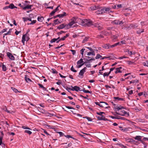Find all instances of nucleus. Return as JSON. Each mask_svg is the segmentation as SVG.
Returning <instances> with one entry per match:
<instances>
[{"mask_svg":"<svg viewBox=\"0 0 148 148\" xmlns=\"http://www.w3.org/2000/svg\"><path fill=\"white\" fill-rule=\"evenodd\" d=\"M81 23L85 26H90L93 25V22L90 19H84L82 20Z\"/></svg>","mask_w":148,"mask_h":148,"instance_id":"1","label":"nucleus"},{"mask_svg":"<svg viewBox=\"0 0 148 148\" xmlns=\"http://www.w3.org/2000/svg\"><path fill=\"white\" fill-rule=\"evenodd\" d=\"M30 3L29 1H25L24 3V7L23 8V10H26L27 9H31L33 5H29Z\"/></svg>","mask_w":148,"mask_h":148,"instance_id":"2","label":"nucleus"},{"mask_svg":"<svg viewBox=\"0 0 148 148\" xmlns=\"http://www.w3.org/2000/svg\"><path fill=\"white\" fill-rule=\"evenodd\" d=\"M29 34H25L23 35L22 37V42L23 43V45H25V41H27L29 39Z\"/></svg>","mask_w":148,"mask_h":148,"instance_id":"3","label":"nucleus"},{"mask_svg":"<svg viewBox=\"0 0 148 148\" xmlns=\"http://www.w3.org/2000/svg\"><path fill=\"white\" fill-rule=\"evenodd\" d=\"M108 104L104 102H100V105L99 106L103 108H110V106H108V107L106 106V105H108Z\"/></svg>","mask_w":148,"mask_h":148,"instance_id":"4","label":"nucleus"},{"mask_svg":"<svg viewBox=\"0 0 148 148\" xmlns=\"http://www.w3.org/2000/svg\"><path fill=\"white\" fill-rule=\"evenodd\" d=\"M97 14H101L104 13L103 8L99 7L97 10L96 12Z\"/></svg>","mask_w":148,"mask_h":148,"instance_id":"5","label":"nucleus"},{"mask_svg":"<svg viewBox=\"0 0 148 148\" xmlns=\"http://www.w3.org/2000/svg\"><path fill=\"white\" fill-rule=\"evenodd\" d=\"M112 23L114 24L115 25H122L123 23L122 21H120L118 20H115L113 21Z\"/></svg>","mask_w":148,"mask_h":148,"instance_id":"6","label":"nucleus"},{"mask_svg":"<svg viewBox=\"0 0 148 148\" xmlns=\"http://www.w3.org/2000/svg\"><path fill=\"white\" fill-rule=\"evenodd\" d=\"M7 55L8 57L12 60H15V58L14 56L11 53L8 52L7 53Z\"/></svg>","mask_w":148,"mask_h":148,"instance_id":"7","label":"nucleus"},{"mask_svg":"<svg viewBox=\"0 0 148 148\" xmlns=\"http://www.w3.org/2000/svg\"><path fill=\"white\" fill-rule=\"evenodd\" d=\"M138 27V25L136 24H131L129 26H128V28L131 29H132L136 28Z\"/></svg>","mask_w":148,"mask_h":148,"instance_id":"8","label":"nucleus"},{"mask_svg":"<svg viewBox=\"0 0 148 148\" xmlns=\"http://www.w3.org/2000/svg\"><path fill=\"white\" fill-rule=\"evenodd\" d=\"M86 67H85L84 68L81 70L79 73V75L83 76L84 74L86 72Z\"/></svg>","mask_w":148,"mask_h":148,"instance_id":"9","label":"nucleus"},{"mask_svg":"<svg viewBox=\"0 0 148 148\" xmlns=\"http://www.w3.org/2000/svg\"><path fill=\"white\" fill-rule=\"evenodd\" d=\"M71 87L72 88L71 90L72 91H75L77 92L79 90V87L77 86H75L74 87L71 86Z\"/></svg>","mask_w":148,"mask_h":148,"instance_id":"10","label":"nucleus"},{"mask_svg":"<svg viewBox=\"0 0 148 148\" xmlns=\"http://www.w3.org/2000/svg\"><path fill=\"white\" fill-rule=\"evenodd\" d=\"M123 68L121 67L117 68L116 69V71L115 72V73H121L123 70Z\"/></svg>","mask_w":148,"mask_h":148,"instance_id":"11","label":"nucleus"},{"mask_svg":"<svg viewBox=\"0 0 148 148\" xmlns=\"http://www.w3.org/2000/svg\"><path fill=\"white\" fill-rule=\"evenodd\" d=\"M54 23L53 24V26H54L57 24H60L61 22L59 21L58 19H57L53 21Z\"/></svg>","mask_w":148,"mask_h":148,"instance_id":"12","label":"nucleus"},{"mask_svg":"<svg viewBox=\"0 0 148 148\" xmlns=\"http://www.w3.org/2000/svg\"><path fill=\"white\" fill-rule=\"evenodd\" d=\"M103 9L104 10V13H109L110 11L111 12L110 8L104 7L103 8Z\"/></svg>","mask_w":148,"mask_h":148,"instance_id":"13","label":"nucleus"},{"mask_svg":"<svg viewBox=\"0 0 148 148\" xmlns=\"http://www.w3.org/2000/svg\"><path fill=\"white\" fill-rule=\"evenodd\" d=\"M66 26V25H65L64 24H62L60 25L59 26L57 27V29H61L64 28Z\"/></svg>","mask_w":148,"mask_h":148,"instance_id":"14","label":"nucleus"},{"mask_svg":"<svg viewBox=\"0 0 148 148\" xmlns=\"http://www.w3.org/2000/svg\"><path fill=\"white\" fill-rule=\"evenodd\" d=\"M78 19V18L77 17H73L72 18L71 20L73 22L75 23L77 22V19Z\"/></svg>","mask_w":148,"mask_h":148,"instance_id":"15","label":"nucleus"},{"mask_svg":"<svg viewBox=\"0 0 148 148\" xmlns=\"http://www.w3.org/2000/svg\"><path fill=\"white\" fill-rule=\"evenodd\" d=\"M28 77V76L27 75H25L24 78L26 82H32V80Z\"/></svg>","mask_w":148,"mask_h":148,"instance_id":"16","label":"nucleus"},{"mask_svg":"<svg viewBox=\"0 0 148 148\" xmlns=\"http://www.w3.org/2000/svg\"><path fill=\"white\" fill-rule=\"evenodd\" d=\"M95 50H93L92 51H91L90 52H89L87 53V56H90V55H92L93 56H95Z\"/></svg>","mask_w":148,"mask_h":148,"instance_id":"17","label":"nucleus"},{"mask_svg":"<svg viewBox=\"0 0 148 148\" xmlns=\"http://www.w3.org/2000/svg\"><path fill=\"white\" fill-rule=\"evenodd\" d=\"M97 117L98 119L99 120H106V118H105L103 115H101V116H98Z\"/></svg>","mask_w":148,"mask_h":148,"instance_id":"18","label":"nucleus"},{"mask_svg":"<svg viewBox=\"0 0 148 148\" xmlns=\"http://www.w3.org/2000/svg\"><path fill=\"white\" fill-rule=\"evenodd\" d=\"M99 6L98 5H95L92 6L90 7V8L92 10H98L99 8Z\"/></svg>","mask_w":148,"mask_h":148,"instance_id":"19","label":"nucleus"},{"mask_svg":"<svg viewBox=\"0 0 148 148\" xmlns=\"http://www.w3.org/2000/svg\"><path fill=\"white\" fill-rule=\"evenodd\" d=\"M66 16V13L65 12H63L62 14H58L57 16L60 18H62Z\"/></svg>","mask_w":148,"mask_h":148,"instance_id":"20","label":"nucleus"},{"mask_svg":"<svg viewBox=\"0 0 148 148\" xmlns=\"http://www.w3.org/2000/svg\"><path fill=\"white\" fill-rule=\"evenodd\" d=\"M144 30L143 29L138 28V30L136 31V32L138 34H140L141 33L143 32H144Z\"/></svg>","mask_w":148,"mask_h":148,"instance_id":"21","label":"nucleus"},{"mask_svg":"<svg viewBox=\"0 0 148 148\" xmlns=\"http://www.w3.org/2000/svg\"><path fill=\"white\" fill-rule=\"evenodd\" d=\"M120 42H117V43H115L112 45H110V48H113L114 47H116V46L118 45H121L120 44Z\"/></svg>","mask_w":148,"mask_h":148,"instance_id":"22","label":"nucleus"},{"mask_svg":"<svg viewBox=\"0 0 148 148\" xmlns=\"http://www.w3.org/2000/svg\"><path fill=\"white\" fill-rule=\"evenodd\" d=\"M114 99L115 101H116L117 100L118 101L124 100V99L123 98H120L118 97H114Z\"/></svg>","mask_w":148,"mask_h":148,"instance_id":"23","label":"nucleus"},{"mask_svg":"<svg viewBox=\"0 0 148 148\" xmlns=\"http://www.w3.org/2000/svg\"><path fill=\"white\" fill-rule=\"evenodd\" d=\"M9 8L11 9H13L14 8H16V7L14 6V5L13 3H11L9 5Z\"/></svg>","mask_w":148,"mask_h":148,"instance_id":"24","label":"nucleus"},{"mask_svg":"<svg viewBox=\"0 0 148 148\" xmlns=\"http://www.w3.org/2000/svg\"><path fill=\"white\" fill-rule=\"evenodd\" d=\"M110 45L109 44H106L103 46V47L106 49H108L110 48Z\"/></svg>","mask_w":148,"mask_h":148,"instance_id":"25","label":"nucleus"},{"mask_svg":"<svg viewBox=\"0 0 148 148\" xmlns=\"http://www.w3.org/2000/svg\"><path fill=\"white\" fill-rule=\"evenodd\" d=\"M141 137H142L140 136H136L134 138L135 140H137L138 141H140L141 139Z\"/></svg>","mask_w":148,"mask_h":148,"instance_id":"26","label":"nucleus"},{"mask_svg":"<svg viewBox=\"0 0 148 148\" xmlns=\"http://www.w3.org/2000/svg\"><path fill=\"white\" fill-rule=\"evenodd\" d=\"M47 116L50 117H51L52 116H56V114L55 112L53 113H47Z\"/></svg>","mask_w":148,"mask_h":148,"instance_id":"27","label":"nucleus"},{"mask_svg":"<svg viewBox=\"0 0 148 148\" xmlns=\"http://www.w3.org/2000/svg\"><path fill=\"white\" fill-rule=\"evenodd\" d=\"M84 60H85L86 61V63L87 62L89 63V62H91L92 60H95V59L94 58H91L89 60H88V59H84Z\"/></svg>","mask_w":148,"mask_h":148,"instance_id":"28","label":"nucleus"},{"mask_svg":"<svg viewBox=\"0 0 148 148\" xmlns=\"http://www.w3.org/2000/svg\"><path fill=\"white\" fill-rule=\"evenodd\" d=\"M38 20L40 22H41L44 20V18L43 17H38Z\"/></svg>","mask_w":148,"mask_h":148,"instance_id":"29","label":"nucleus"},{"mask_svg":"<svg viewBox=\"0 0 148 148\" xmlns=\"http://www.w3.org/2000/svg\"><path fill=\"white\" fill-rule=\"evenodd\" d=\"M123 108V107L121 106H116V107L115 108V109H116L118 110H121Z\"/></svg>","mask_w":148,"mask_h":148,"instance_id":"30","label":"nucleus"},{"mask_svg":"<svg viewBox=\"0 0 148 148\" xmlns=\"http://www.w3.org/2000/svg\"><path fill=\"white\" fill-rule=\"evenodd\" d=\"M83 62V60L82 58L81 59L79 60L77 62V64H81Z\"/></svg>","mask_w":148,"mask_h":148,"instance_id":"31","label":"nucleus"},{"mask_svg":"<svg viewBox=\"0 0 148 148\" xmlns=\"http://www.w3.org/2000/svg\"><path fill=\"white\" fill-rule=\"evenodd\" d=\"M38 85H39V86H40V87L41 88H42V89L44 90H46V89L45 88L42 84H38Z\"/></svg>","mask_w":148,"mask_h":148,"instance_id":"32","label":"nucleus"},{"mask_svg":"<svg viewBox=\"0 0 148 148\" xmlns=\"http://www.w3.org/2000/svg\"><path fill=\"white\" fill-rule=\"evenodd\" d=\"M138 80H132L130 82V84H131L132 83H138Z\"/></svg>","mask_w":148,"mask_h":148,"instance_id":"33","label":"nucleus"},{"mask_svg":"<svg viewBox=\"0 0 148 148\" xmlns=\"http://www.w3.org/2000/svg\"><path fill=\"white\" fill-rule=\"evenodd\" d=\"M89 38V37H86L83 40L82 42L83 43L86 42L88 40Z\"/></svg>","mask_w":148,"mask_h":148,"instance_id":"34","label":"nucleus"},{"mask_svg":"<svg viewBox=\"0 0 148 148\" xmlns=\"http://www.w3.org/2000/svg\"><path fill=\"white\" fill-rule=\"evenodd\" d=\"M102 57V56L100 55L99 54H97L95 58V59H98Z\"/></svg>","mask_w":148,"mask_h":148,"instance_id":"35","label":"nucleus"},{"mask_svg":"<svg viewBox=\"0 0 148 148\" xmlns=\"http://www.w3.org/2000/svg\"><path fill=\"white\" fill-rule=\"evenodd\" d=\"M75 24L73 23V21H71V22H70L68 25H66V27H67L68 26L70 27L73 24Z\"/></svg>","mask_w":148,"mask_h":148,"instance_id":"36","label":"nucleus"},{"mask_svg":"<svg viewBox=\"0 0 148 148\" xmlns=\"http://www.w3.org/2000/svg\"><path fill=\"white\" fill-rule=\"evenodd\" d=\"M66 38V37H65L64 36L62 38H61L60 39L58 40L56 42V43H58L59 42V41L60 40H64Z\"/></svg>","mask_w":148,"mask_h":148,"instance_id":"37","label":"nucleus"},{"mask_svg":"<svg viewBox=\"0 0 148 148\" xmlns=\"http://www.w3.org/2000/svg\"><path fill=\"white\" fill-rule=\"evenodd\" d=\"M118 36H115L114 35H112V39L113 41H114L117 38Z\"/></svg>","mask_w":148,"mask_h":148,"instance_id":"38","label":"nucleus"},{"mask_svg":"<svg viewBox=\"0 0 148 148\" xmlns=\"http://www.w3.org/2000/svg\"><path fill=\"white\" fill-rule=\"evenodd\" d=\"M24 132L27 133L29 135L31 134L32 133V132L31 131L28 130H25L24 131Z\"/></svg>","mask_w":148,"mask_h":148,"instance_id":"39","label":"nucleus"},{"mask_svg":"<svg viewBox=\"0 0 148 148\" xmlns=\"http://www.w3.org/2000/svg\"><path fill=\"white\" fill-rule=\"evenodd\" d=\"M85 50V49H84V48H83L81 50H80V52H81V54L82 55V57L83 58V53L84 51Z\"/></svg>","mask_w":148,"mask_h":148,"instance_id":"40","label":"nucleus"},{"mask_svg":"<svg viewBox=\"0 0 148 148\" xmlns=\"http://www.w3.org/2000/svg\"><path fill=\"white\" fill-rule=\"evenodd\" d=\"M2 68L3 69V70L4 71H5L6 70V67L4 64L2 65Z\"/></svg>","mask_w":148,"mask_h":148,"instance_id":"41","label":"nucleus"},{"mask_svg":"<svg viewBox=\"0 0 148 148\" xmlns=\"http://www.w3.org/2000/svg\"><path fill=\"white\" fill-rule=\"evenodd\" d=\"M52 73L54 74H57L58 72L54 69H52Z\"/></svg>","mask_w":148,"mask_h":148,"instance_id":"42","label":"nucleus"},{"mask_svg":"<svg viewBox=\"0 0 148 148\" xmlns=\"http://www.w3.org/2000/svg\"><path fill=\"white\" fill-rule=\"evenodd\" d=\"M56 41V42L57 41V39H56V38H54L52 39L51 40L50 42L51 43H52L55 42Z\"/></svg>","mask_w":148,"mask_h":148,"instance_id":"43","label":"nucleus"},{"mask_svg":"<svg viewBox=\"0 0 148 148\" xmlns=\"http://www.w3.org/2000/svg\"><path fill=\"white\" fill-rule=\"evenodd\" d=\"M104 70V66H103L102 67V69L101 70H99V73L101 74V75H102V73H103V72H101V71H103Z\"/></svg>","mask_w":148,"mask_h":148,"instance_id":"44","label":"nucleus"},{"mask_svg":"<svg viewBox=\"0 0 148 148\" xmlns=\"http://www.w3.org/2000/svg\"><path fill=\"white\" fill-rule=\"evenodd\" d=\"M11 88L12 89V90L14 91L16 93H17V92H18V90L16 89H15V88L13 87H12Z\"/></svg>","mask_w":148,"mask_h":148,"instance_id":"45","label":"nucleus"},{"mask_svg":"<svg viewBox=\"0 0 148 148\" xmlns=\"http://www.w3.org/2000/svg\"><path fill=\"white\" fill-rule=\"evenodd\" d=\"M128 53L130 56H131L133 54H135V53H132V52L131 51H128Z\"/></svg>","mask_w":148,"mask_h":148,"instance_id":"46","label":"nucleus"},{"mask_svg":"<svg viewBox=\"0 0 148 148\" xmlns=\"http://www.w3.org/2000/svg\"><path fill=\"white\" fill-rule=\"evenodd\" d=\"M100 25V24H98V23H93V25H93L95 27H98V26Z\"/></svg>","mask_w":148,"mask_h":148,"instance_id":"47","label":"nucleus"},{"mask_svg":"<svg viewBox=\"0 0 148 148\" xmlns=\"http://www.w3.org/2000/svg\"><path fill=\"white\" fill-rule=\"evenodd\" d=\"M125 118L123 117H121L119 116H117V119H121L122 120H125Z\"/></svg>","mask_w":148,"mask_h":148,"instance_id":"48","label":"nucleus"},{"mask_svg":"<svg viewBox=\"0 0 148 148\" xmlns=\"http://www.w3.org/2000/svg\"><path fill=\"white\" fill-rule=\"evenodd\" d=\"M65 88L66 90H67L69 92V91L68 90H71V88H69L68 86H63Z\"/></svg>","mask_w":148,"mask_h":148,"instance_id":"49","label":"nucleus"},{"mask_svg":"<svg viewBox=\"0 0 148 148\" xmlns=\"http://www.w3.org/2000/svg\"><path fill=\"white\" fill-rule=\"evenodd\" d=\"M83 118L86 119L89 121H92V119H91V118H90V117L86 116L85 117H83Z\"/></svg>","mask_w":148,"mask_h":148,"instance_id":"50","label":"nucleus"},{"mask_svg":"<svg viewBox=\"0 0 148 148\" xmlns=\"http://www.w3.org/2000/svg\"><path fill=\"white\" fill-rule=\"evenodd\" d=\"M71 71H73V72H77V71L74 69L73 66H72L71 67Z\"/></svg>","mask_w":148,"mask_h":148,"instance_id":"51","label":"nucleus"},{"mask_svg":"<svg viewBox=\"0 0 148 148\" xmlns=\"http://www.w3.org/2000/svg\"><path fill=\"white\" fill-rule=\"evenodd\" d=\"M97 114H98V115H100L101 116L102 115V114H105V113L103 112H97Z\"/></svg>","mask_w":148,"mask_h":148,"instance_id":"52","label":"nucleus"},{"mask_svg":"<svg viewBox=\"0 0 148 148\" xmlns=\"http://www.w3.org/2000/svg\"><path fill=\"white\" fill-rule=\"evenodd\" d=\"M144 66H148V61H147L143 63Z\"/></svg>","mask_w":148,"mask_h":148,"instance_id":"53","label":"nucleus"},{"mask_svg":"<svg viewBox=\"0 0 148 148\" xmlns=\"http://www.w3.org/2000/svg\"><path fill=\"white\" fill-rule=\"evenodd\" d=\"M71 112H72L73 113V114H76L77 116H80V117H82V115L79 114H76V113H73V111L72 110H71Z\"/></svg>","mask_w":148,"mask_h":148,"instance_id":"54","label":"nucleus"},{"mask_svg":"<svg viewBox=\"0 0 148 148\" xmlns=\"http://www.w3.org/2000/svg\"><path fill=\"white\" fill-rule=\"evenodd\" d=\"M120 112H122V113H124V114H127L128 115H129V114L128 113L126 112L125 111V110H123L122 111H121Z\"/></svg>","mask_w":148,"mask_h":148,"instance_id":"55","label":"nucleus"},{"mask_svg":"<svg viewBox=\"0 0 148 148\" xmlns=\"http://www.w3.org/2000/svg\"><path fill=\"white\" fill-rule=\"evenodd\" d=\"M22 128L23 129H28V130H31V129H30L28 127H26L25 126H23L22 127Z\"/></svg>","mask_w":148,"mask_h":148,"instance_id":"56","label":"nucleus"},{"mask_svg":"<svg viewBox=\"0 0 148 148\" xmlns=\"http://www.w3.org/2000/svg\"><path fill=\"white\" fill-rule=\"evenodd\" d=\"M97 37L98 38H103V36L102 35L100 34V35H97Z\"/></svg>","mask_w":148,"mask_h":148,"instance_id":"57","label":"nucleus"},{"mask_svg":"<svg viewBox=\"0 0 148 148\" xmlns=\"http://www.w3.org/2000/svg\"><path fill=\"white\" fill-rule=\"evenodd\" d=\"M31 21L32 22L29 24L30 25L33 24L35 23L36 22V20H33L32 21Z\"/></svg>","mask_w":148,"mask_h":148,"instance_id":"58","label":"nucleus"},{"mask_svg":"<svg viewBox=\"0 0 148 148\" xmlns=\"http://www.w3.org/2000/svg\"><path fill=\"white\" fill-rule=\"evenodd\" d=\"M57 133L59 134L60 136H62L64 135V134L62 132H59Z\"/></svg>","mask_w":148,"mask_h":148,"instance_id":"59","label":"nucleus"},{"mask_svg":"<svg viewBox=\"0 0 148 148\" xmlns=\"http://www.w3.org/2000/svg\"><path fill=\"white\" fill-rule=\"evenodd\" d=\"M86 63V62H85L84 63H82L81 64H80L77 67L78 68H80L82 66H83L84 64Z\"/></svg>","mask_w":148,"mask_h":148,"instance_id":"60","label":"nucleus"},{"mask_svg":"<svg viewBox=\"0 0 148 148\" xmlns=\"http://www.w3.org/2000/svg\"><path fill=\"white\" fill-rule=\"evenodd\" d=\"M70 51L72 52V54L73 55H75V54L76 51L75 50H71Z\"/></svg>","mask_w":148,"mask_h":148,"instance_id":"61","label":"nucleus"},{"mask_svg":"<svg viewBox=\"0 0 148 148\" xmlns=\"http://www.w3.org/2000/svg\"><path fill=\"white\" fill-rule=\"evenodd\" d=\"M11 33V32L9 31L7 33H5L4 34V36H3V37H4V36L5 35H9L10 34V33Z\"/></svg>","mask_w":148,"mask_h":148,"instance_id":"62","label":"nucleus"},{"mask_svg":"<svg viewBox=\"0 0 148 148\" xmlns=\"http://www.w3.org/2000/svg\"><path fill=\"white\" fill-rule=\"evenodd\" d=\"M6 30L7 29H3V30L0 32V33L3 34L4 32H5L6 31Z\"/></svg>","mask_w":148,"mask_h":148,"instance_id":"63","label":"nucleus"},{"mask_svg":"<svg viewBox=\"0 0 148 148\" xmlns=\"http://www.w3.org/2000/svg\"><path fill=\"white\" fill-rule=\"evenodd\" d=\"M126 41L125 40H123V41H121L120 42V44L121 45V44H126Z\"/></svg>","mask_w":148,"mask_h":148,"instance_id":"64","label":"nucleus"}]
</instances>
